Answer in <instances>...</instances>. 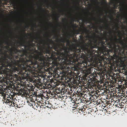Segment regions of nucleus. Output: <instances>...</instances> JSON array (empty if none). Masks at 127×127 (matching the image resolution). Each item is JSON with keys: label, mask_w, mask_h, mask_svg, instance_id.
Here are the masks:
<instances>
[{"label": "nucleus", "mask_w": 127, "mask_h": 127, "mask_svg": "<svg viewBox=\"0 0 127 127\" xmlns=\"http://www.w3.org/2000/svg\"><path fill=\"white\" fill-rule=\"evenodd\" d=\"M63 14V13H62V14Z\"/></svg>", "instance_id": "nucleus-40"}, {"label": "nucleus", "mask_w": 127, "mask_h": 127, "mask_svg": "<svg viewBox=\"0 0 127 127\" xmlns=\"http://www.w3.org/2000/svg\"><path fill=\"white\" fill-rule=\"evenodd\" d=\"M55 65L56 66H57V64H56V63H55Z\"/></svg>", "instance_id": "nucleus-34"}, {"label": "nucleus", "mask_w": 127, "mask_h": 127, "mask_svg": "<svg viewBox=\"0 0 127 127\" xmlns=\"http://www.w3.org/2000/svg\"><path fill=\"white\" fill-rule=\"evenodd\" d=\"M41 9H42V8H41Z\"/></svg>", "instance_id": "nucleus-43"}, {"label": "nucleus", "mask_w": 127, "mask_h": 127, "mask_svg": "<svg viewBox=\"0 0 127 127\" xmlns=\"http://www.w3.org/2000/svg\"><path fill=\"white\" fill-rule=\"evenodd\" d=\"M10 99L11 98L10 97H8L6 99H4V100L3 101L5 103H9V102L11 99Z\"/></svg>", "instance_id": "nucleus-9"}, {"label": "nucleus", "mask_w": 127, "mask_h": 127, "mask_svg": "<svg viewBox=\"0 0 127 127\" xmlns=\"http://www.w3.org/2000/svg\"><path fill=\"white\" fill-rule=\"evenodd\" d=\"M106 26L107 27H108V25H107Z\"/></svg>", "instance_id": "nucleus-33"}, {"label": "nucleus", "mask_w": 127, "mask_h": 127, "mask_svg": "<svg viewBox=\"0 0 127 127\" xmlns=\"http://www.w3.org/2000/svg\"><path fill=\"white\" fill-rule=\"evenodd\" d=\"M52 35L51 33L46 35L47 40L44 41L41 37H39L37 49L35 48V43L27 42L28 51L21 47L20 50L18 47H14L12 50L15 53L21 56L25 66V72H31L33 68L39 66H45L47 62L54 59L56 64L63 63L64 64L71 63L75 58L80 57L79 53L83 52V43L75 45L73 44L72 48L69 50L63 43H56L52 40L49 41V38Z\"/></svg>", "instance_id": "nucleus-1"}, {"label": "nucleus", "mask_w": 127, "mask_h": 127, "mask_svg": "<svg viewBox=\"0 0 127 127\" xmlns=\"http://www.w3.org/2000/svg\"><path fill=\"white\" fill-rule=\"evenodd\" d=\"M73 40L74 41V42L75 41H77V40L76 39H73Z\"/></svg>", "instance_id": "nucleus-32"}, {"label": "nucleus", "mask_w": 127, "mask_h": 127, "mask_svg": "<svg viewBox=\"0 0 127 127\" xmlns=\"http://www.w3.org/2000/svg\"><path fill=\"white\" fill-rule=\"evenodd\" d=\"M56 0L58 2L59 1L58 0Z\"/></svg>", "instance_id": "nucleus-35"}, {"label": "nucleus", "mask_w": 127, "mask_h": 127, "mask_svg": "<svg viewBox=\"0 0 127 127\" xmlns=\"http://www.w3.org/2000/svg\"><path fill=\"white\" fill-rule=\"evenodd\" d=\"M50 5V4L48 2V3L47 4V7H49V6Z\"/></svg>", "instance_id": "nucleus-25"}, {"label": "nucleus", "mask_w": 127, "mask_h": 127, "mask_svg": "<svg viewBox=\"0 0 127 127\" xmlns=\"http://www.w3.org/2000/svg\"><path fill=\"white\" fill-rule=\"evenodd\" d=\"M23 31L25 35L26 34V33L25 32V31H24V30H23Z\"/></svg>", "instance_id": "nucleus-30"}, {"label": "nucleus", "mask_w": 127, "mask_h": 127, "mask_svg": "<svg viewBox=\"0 0 127 127\" xmlns=\"http://www.w3.org/2000/svg\"><path fill=\"white\" fill-rule=\"evenodd\" d=\"M60 16L59 14L58 15H56V20L57 21H58V19L60 17Z\"/></svg>", "instance_id": "nucleus-14"}, {"label": "nucleus", "mask_w": 127, "mask_h": 127, "mask_svg": "<svg viewBox=\"0 0 127 127\" xmlns=\"http://www.w3.org/2000/svg\"><path fill=\"white\" fill-rule=\"evenodd\" d=\"M67 42L66 44L67 45L69 46L70 45V41L69 40H67V39H66V41Z\"/></svg>", "instance_id": "nucleus-13"}, {"label": "nucleus", "mask_w": 127, "mask_h": 127, "mask_svg": "<svg viewBox=\"0 0 127 127\" xmlns=\"http://www.w3.org/2000/svg\"><path fill=\"white\" fill-rule=\"evenodd\" d=\"M38 37H35L33 35H32V39L30 41H28V42H30L31 43H32L34 42L35 43H37V41H38L39 39L40 40V38L39 37H41L39 33L38 34Z\"/></svg>", "instance_id": "nucleus-3"}, {"label": "nucleus", "mask_w": 127, "mask_h": 127, "mask_svg": "<svg viewBox=\"0 0 127 127\" xmlns=\"http://www.w3.org/2000/svg\"><path fill=\"white\" fill-rule=\"evenodd\" d=\"M118 23H117V25H116V27H117V28L116 29V30L117 31H119V32H120V31H119V27L118 26Z\"/></svg>", "instance_id": "nucleus-16"}, {"label": "nucleus", "mask_w": 127, "mask_h": 127, "mask_svg": "<svg viewBox=\"0 0 127 127\" xmlns=\"http://www.w3.org/2000/svg\"><path fill=\"white\" fill-rule=\"evenodd\" d=\"M99 20L100 21H101V23L103 22V23H105V21L106 22V23L107 24V22H108V21L107 20H106V19H105L103 20L102 18H100Z\"/></svg>", "instance_id": "nucleus-10"}, {"label": "nucleus", "mask_w": 127, "mask_h": 127, "mask_svg": "<svg viewBox=\"0 0 127 127\" xmlns=\"http://www.w3.org/2000/svg\"><path fill=\"white\" fill-rule=\"evenodd\" d=\"M4 43L6 44L7 45H8L9 44L8 43L6 40H2L0 41V46L1 47V49H3V48H4V46L3 45V44Z\"/></svg>", "instance_id": "nucleus-4"}, {"label": "nucleus", "mask_w": 127, "mask_h": 127, "mask_svg": "<svg viewBox=\"0 0 127 127\" xmlns=\"http://www.w3.org/2000/svg\"><path fill=\"white\" fill-rule=\"evenodd\" d=\"M12 103H13V106H15V103H14V102H12Z\"/></svg>", "instance_id": "nucleus-31"}, {"label": "nucleus", "mask_w": 127, "mask_h": 127, "mask_svg": "<svg viewBox=\"0 0 127 127\" xmlns=\"http://www.w3.org/2000/svg\"><path fill=\"white\" fill-rule=\"evenodd\" d=\"M14 47H18L15 45L10 49L11 53L8 54V51L0 49V69H3V67L8 66L11 67L14 72L22 73L25 71V66L21 56L16 54L12 50Z\"/></svg>", "instance_id": "nucleus-2"}, {"label": "nucleus", "mask_w": 127, "mask_h": 127, "mask_svg": "<svg viewBox=\"0 0 127 127\" xmlns=\"http://www.w3.org/2000/svg\"><path fill=\"white\" fill-rule=\"evenodd\" d=\"M79 37L80 38L82 39L83 37V36L81 34V35L79 36Z\"/></svg>", "instance_id": "nucleus-20"}, {"label": "nucleus", "mask_w": 127, "mask_h": 127, "mask_svg": "<svg viewBox=\"0 0 127 127\" xmlns=\"http://www.w3.org/2000/svg\"><path fill=\"white\" fill-rule=\"evenodd\" d=\"M109 32H110V33H111V31H110Z\"/></svg>", "instance_id": "nucleus-38"}, {"label": "nucleus", "mask_w": 127, "mask_h": 127, "mask_svg": "<svg viewBox=\"0 0 127 127\" xmlns=\"http://www.w3.org/2000/svg\"><path fill=\"white\" fill-rule=\"evenodd\" d=\"M82 33H84L88 31V30L86 27H84L83 25L82 26Z\"/></svg>", "instance_id": "nucleus-5"}, {"label": "nucleus", "mask_w": 127, "mask_h": 127, "mask_svg": "<svg viewBox=\"0 0 127 127\" xmlns=\"http://www.w3.org/2000/svg\"><path fill=\"white\" fill-rule=\"evenodd\" d=\"M72 26L73 27H74L75 28L76 27H77L78 26H77L76 25V24H73L72 23H71Z\"/></svg>", "instance_id": "nucleus-15"}, {"label": "nucleus", "mask_w": 127, "mask_h": 127, "mask_svg": "<svg viewBox=\"0 0 127 127\" xmlns=\"http://www.w3.org/2000/svg\"><path fill=\"white\" fill-rule=\"evenodd\" d=\"M18 43L20 44V47L24 46L25 48V49H26L27 51H28L27 48L25 47V46L27 45V43H26V45L24 44V43H23V42H18Z\"/></svg>", "instance_id": "nucleus-6"}, {"label": "nucleus", "mask_w": 127, "mask_h": 127, "mask_svg": "<svg viewBox=\"0 0 127 127\" xmlns=\"http://www.w3.org/2000/svg\"><path fill=\"white\" fill-rule=\"evenodd\" d=\"M96 2L98 4H99L100 3V2H99L97 0L96 1Z\"/></svg>", "instance_id": "nucleus-28"}, {"label": "nucleus", "mask_w": 127, "mask_h": 127, "mask_svg": "<svg viewBox=\"0 0 127 127\" xmlns=\"http://www.w3.org/2000/svg\"><path fill=\"white\" fill-rule=\"evenodd\" d=\"M52 105H50L49 106H47V107H48L49 108H51H51H52Z\"/></svg>", "instance_id": "nucleus-23"}, {"label": "nucleus", "mask_w": 127, "mask_h": 127, "mask_svg": "<svg viewBox=\"0 0 127 127\" xmlns=\"http://www.w3.org/2000/svg\"><path fill=\"white\" fill-rule=\"evenodd\" d=\"M7 104H8L10 106H11V105L12 106H13V105L12 104V103H9Z\"/></svg>", "instance_id": "nucleus-22"}, {"label": "nucleus", "mask_w": 127, "mask_h": 127, "mask_svg": "<svg viewBox=\"0 0 127 127\" xmlns=\"http://www.w3.org/2000/svg\"><path fill=\"white\" fill-rule=\"evenodd\" d=\"M73 21H74V19H73Z\"/></svg>", "instance_id": "nucleus-41"}, {"label": "nucleus", "mask_w": 127, "mask_h": 127, "mask_svg": "<svg viewBox=\"0 0 127 127\" xmlns=\"http://www.w3.org/2000/svg\"><path fill=\"white\" fill-rule=\"evenodd\" d=\"M101 34H102L101 32Z\"/></svg>", "instance_id": "nucleus-42"}, {"label": "nucleus", "mask_w": 127, "mask_h": 127, "mask_svg": "<svg viewBox=\"0 0 127 127\" xmlns=\"http://www.w3.org/2000/svg\"><path fill=\"white\" fill-rule=\"evenodd\" d=\"M16 105H15V106L17 107V108H19V106H18V105H17V104H15Z\"/></svg>", "instance_id": "nucleus-29"}, {"label": "nucleus", "mask_w": 127, "mask_h": 127, "mask_svg": "<svg viewBox=\"0 0 127 127\" xmlns=\"http://www.w3.org/2000/svg\"><path fill=\"white\" fill-rule=\"evenodd\" d=\"M81 32V30L79 29L75 30V33L77 34H79Z\"/></svg>", "instance_id": "nucleus-11"}, {"label": "nucleus", "mask_w": 127, "mask_h": 127, "mask_svg": "<svg viewBox=\"0 0 127 127\" xmlns=\"http://www.w3.org/2000/svg\"><path fill=\"white\" fill-rule=\"evenodd\" d=\"M91 63L90 62H89V64H88H88L87 63H86V65L87 66H90V65H91Z\"/></svg>", "instance_id": "nucleus-19"}, {"label": "nucleus", "mask_w": 127, "mask_h": 127, "mask_svg": "<svg viewBox=\"0 0 127 127\" xmlns=\"http://www.w3.org/2000/svg\"><path fill=\"white\" fill-rule=\"evenodd\" d=\"M13 99H11V100H10L9 101V103H12V102H13Z\"/></svg>", "instance_id": "nucleus-18"}, {"label": "nucleus", "mask_w": 127, "mask_h": 127, "mask_svg": "<svg viewBox=\"0 0 127 127\" xmlns=\"http://www.w3.org/2000/svg\"><path fill=\"white\" fill-rule=\"evenodd\" d=\"M66 38H64V39L62 38L60 39H58L57 41H59L60 40V42H61L63 43H65L66 41Z\"/></svg>", "instance_id": "nucleus-8"}, {"label": "nucleus", "mask_w": 127, "mask_h": 127, "mask_svg": "<svg viewBox=\"0 0 127 127\" xmlns=\"http://www.w3.org/2000/svg\"><path fill=\"white\" fill-rule=\"evenodd\" d=\"M117 7L116 6L115 4H114V5L113 8L114 9H116Z\"/></svg>", "instance_id": "nucleus-21"}, {"label": "nucleus", "mask_w": 127, "mask_h": 127, "mask_svg": "<svg viewBox=\"0 0 127 127\" xmlns=\"http://www.w3.org/2000/svg\"><path fill=\"white\" fill-rule=\"evenodd\" d=\"M42 11L44 12H45V13H47V10L46 9L44 10H42Z\"/></svg>", "instance_id": "nucleus-26"}, {"label": "nucleus", "mask_w": 127, "mask_h": 127, "mask_svg": "<svg viewBox=\"0 0 127 127\" xmlns=\"http://www.w3.org/2000/svg\"><path fill=\"white\" fill-rule=\"evenodd\" d=\"M68 34L70 36V37H69V38H70V37L72 36V35L70 33H69Z\"/></svg>", "instance_id": "nucleus-27"}, {"label": "nucleus", "mask_w": 127, "mask_h": 127, "mask_svg": "<svg viewBox=\"0 0 127 127\" xmlns=\"http://www.w3.org/2000/svg\"><path fill=\"white\" fill-rule=\"evenodd\" d=\"M95 61V60L93 61V62H94Z\"/></svg>", "instance_id": "nucleus-39"}, {"label": "nucleus", "mask_w": 127, "mask_h": 127, "mask_svg": "<svg viewBox=\"0 0 127 127\" xmlns=\"http://www.w3.org/2000/svg\"><path fill=\"white\" fill-rule=\"evenodd\" d=\"M88 21L89 22H91V21H90V20H88Z\"/></svg>", "instance_id": "nucleus-36"}, {"label": "nucleus", "mask_w": 127, "mask_h": 127, "mask_svg": "<svg viewBox=\"0 0 127 127\" xmlns=\"http://www.w3.org/2000/svg\"><path fill=\"white\" fill-rule=\"evenodd\" d=\"M11 1L13 6H16L17 3L15 0H11Z\"/></svg>", "instance_id": "nucleus-7"}, {"label": "nucleus", "mask_w": 127, "mask_h": 127, "mask_svg": "<svg viewBox=\"0 0 127 127\" xmlns=\"http://www.w3.org/2000/svg\"><path fill=\"white\" fill-rule=\"evenodd\" d=\"M57 25L58 26H59V25L58 24H57Z\"/></svg>", "instance_id": "nucleus-37"}, {"label": "nucleus", "mask_w": 127, "mask_h": 127, "mask_svg": "<svg viewBox=\"0 0 127 127\" xmlns=\"http://www.w3.org/2000/svg\"><path fill=\"white\" fill-rule=\"evenodd\" d=\"M101 4L102 5L103 4L107 5V2L106 1H102L101 2Z\"/></svg>", "instance_id": "nucleus-12"}, {"label": "nucleus", "mask_w": 127, "mask_h": 127, "mask_svg": "<svg viewBox=\"0 0 127 127\" xmlns=\"http://www.w3.org/2000/svg\"><path fill=\"white\" fill-rule=\"evenodd\" d=\"M65 19H66V18H65Z\"/></svg>", "instance_id": "nucleus-44"}, {"label": "nucleus", "mask_w": 127, "mask_h": 127, "mask_svg": "<svg viewBox=\"0 0 127 127\" xmlns=\"http://www.w3.org/2000/svg\"><path fill=\"white\" fill-rule=\"evenodd\" d=\"M76 19L77 20V21H78L79 20H81L82 19V18H80L79 17H78Z\"/></svg>", "instance_id": "nucleus-17"}, {"label": "nucleus", "mask_w": 127, "mask_h": 127, "mask_svg": "<svg viewBox=\"0 0 127 127\" xmlns=\"http://www.w3.org/2000/svg\"><path fill=\"white\" fill-rule=\"evenodd\" d=\"M9 48L8 47L6 46H4V48H5L6 49H7L8 48Z\"/></svg>", "instance_id": "nucleus-24"}]
</instances>
